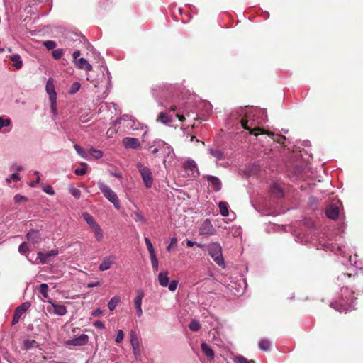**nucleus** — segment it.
Wrapping results in <instances>:
<instances>
[{
    "instance_id": "1",
    "label": "nucleus",
    "mask_w": 363,
    "mask_h": 363,
    "mask_svg": "<svg viewBox=\"0 0 363 363\" xmlns=\"http://www.w3.org/2000/svg\"><path fill=\"white\" fill-rule=\"evenodd\" d=\"M342 295L345 296V298L342 297L339 301L331 303L330 306L340 313H347L353 308L352 304L356 298L353 296L354 292L349 291L347 288L342 289Z\"/></svg>"
},
{
    "instance_id": "2",
    "label": "nucleus",
    "mask_w": 363,
    "mask_h": 363,
    "mask_svg": "<svg viewBox=\"0 0 363 363\" xmlns=\"http://www.w3.org/2000/svg\"><path fill=\"white\" fill-rule=\"evenodd\" d=\"M97 184L105 198L112 203L116 209H120V201L117 194L104 182L99 181Z\"/></svg>"
},
{
    "instance_id": "3",
    "label": "nucleus",
    "mask_w": 363,
    "mask_h": 363,
    "mask_svg": "<svg viewBox=\"0 0 363 363\" xmlns=\"http://www.w3.org/2000/svg\"><path fill=\"white\" fill-rule=\"evenodd\" d=\"M208 252L214 262L220 267H225L222 247L218 242H212L208 246Z\"/></svg>"
},
{
    "instance_id": "4",
    "label": "nucleus",
    "mask_w": 363,
    "mask_h": 363,
    "mask_svg": "<svg viewBox=\"0 0 363 363\" xmlns=\"http://www.w3.org/2000/svg\"><path fill=\"white\" fill-rule=\"evenodd\" d=\"M137 169L140 174L145 187L147 189L150 188L153 184V177L150 169L140 162L137 164Z\"/></svg>"
},
{
    "instance_id": "5",
    "label": "nucleus",
    "mask_w": 363,
    "mask_h": 363,
    "mask_svg": "<svg viewBox=\"0 0 363 363\" xmlns=\"http://www.w3.org/2000/svg\"><path fill=\"white\" fill-rule=\"evenodd\" d=\"M153 146H158L160 152L167 155V157L164 160V164H166L167 159L168 157L172 158L174 157V152L172 148L165 142L161 140H156L153 142Z\"/></svg>"
},
{
    "instance_id": "6",
    "label": "nucleus",
    "mask_w": 363,
    "mask_h": 363,
    "mask_svg": "<svg viewBox=\"0 0 363 363\" xmlns=\"http://www.w3.org/2000/svg\"><path fill=\"white\" fill-rule=\"evenodd\" d=\"M130 344L133 348L135 359L137 361L141 360L142 352L140 346V341L135 332L133 330L130 331Z\"/></svg>"
},
{
    "instance_id": "7",
    "label": "nucleus",
    "mask_w": 363,
    "mask_h": 363,
    "mask_svg": "<svg viewBox=\"0 0 363 363\" xmlns=\"http://www.w3.org/2000/svg\"><path fill=\"white\" fill-rule=\"evenodd\" d=\"M30 306V303L29 302H24L15 309L12 325H16L19 322L21 315L25 313Z\"/></svg>"
},
{
    "instance_id": "8",
    "label": "nucleus",
    "mask_w": 363,
    "mask_h": 363,
    "mask_svg": "<svg viewBox=\"0 0 363 363\" xmlns=\"http://www.w3.org/2000/svg\"><path fill=\"white\" fill-rule=\"evenodd\" d=\"M116 260V257L115 255H108L104 257L99 266V269L101 272L109 269L114 264Z\"/></svg>"
},
{
    "instance_id": "9",
    "label": "nucleus",
    "mask_w": 363,
    "mask_h": 363,
    "mask_svg": "<svg viewBox=\"0 0 363 363\" xmlns=\"http://www.w3.org/2000/svg\"><path fill=\"white\" fill-rule=\"evenodd\" d=\"M199 233L201 235H211L215 233V228L209 219H206L202 223L199 229Z\"/></svg>"
},
{
    "instance_id": "10",
    "label": "nucleus",
    "mask_w": 363,
    "mask_h": 363,
    "mask_svg": "<svg viewBox=\"0 0 363 363\" xmlns=\"http://www.w3.org/2000/svg\"><path fill=\"white\" fill-rule=\"evenodd\" d=\"M137 296L134 299V305L136 308V315L138 317H141L143 315L142 310V300L144 297V292L142 290L136 291Z\"/></svg>"
},
{
    "instance_id": "11",
    "label": "nucleus",
    "mask_w": 363,
    "mask_h": 363,
    "mask_svg": "<svg viewBox=\"0 0 363 363\" xmlns=\"http://www.w3.org/2000/svg\"><path fill=\"white\" fill-rule=\"evenodd\" d=\"M88 335L86 334H82L76 337L69 340L67 341V344L73 346H84L88 342Z\"/></svg>"
},
{
    "instance_id": "12",
    "label": "nucleus",
    "mask_w": 363,
    "mask_h": 363,
    "mask_svg": "<svg viewBox=\"0 0 363 363\" xmlns=\"http://www.w3.org/2000/svg\"><path fill=\"white\" fill-rule=\"evenodd\" d=\"M184 168L192 177H197L199 175V170L197 165L194 160H189L184 164Z\"/></svg>"
},
{
    "instance_id": "13",
    "label": "nucleus",
    "mask_w": 363,
    "mask_h": 363,
    "mask_svg": "<svg viewBox=\"0 0 363 363\" xmlns=\"http://www.w3.org/2000/svg\"><path fill=\"white\" fill-rule=\"evenodd\" d=\"M11 124L12 121L9 118L5 116H0V133H9L11 130Z\"/></svg>"
},
{
    "instance_id": "14",
    "label": "nucleus",
    "mask_w": 363,
    "mask_h": 363,
    "mask_svg": "<svg viewBox=\"0 0 363 363\" xmlns=\"http://www.w3.org/2000/svg\"><path fill=\"white\" fill-rule=\"evenodd\" d=\"M123 144L128 149H138L140 147L138 139L135 138L126 137L123 140Z\"/></svg>"
},
{
    "instance_id": "15",
    "label": "nucleus",
    "mask_w": 363,
    "mask_h": 363,
    "mask_svg": "<svg viewBox=\"0 0 363 363\" xmlns=\"http://www.w3.org/2000/svg\"><path fill=\"white\" fill-rule=\"evenodd\" d=\"M326 216L330 219H337L339 216L340 208L338 206L331 204L325 210Z\"/></svg>"
},
{
    "instance_id": "16",
    "label": "nucleus",
    "mask_w": 363,
    "mask_h": 363,
    "mask_svg": "<svg viewBox=\"0 0 363 363\" xmlns=\"http://www.w3.org/2000/svg\"><path fill=\"white\" fill-rule=\"evenodd\" d=\"M206 179L208 182L209 185L214 191H219L221 189L222 184L218 177L208 175L206 176Z\"/></svg>"
},
{
    "instance_id": "17",
    "label": "nucleus",
    "mask_w": 363,
    "mask_h": 363,
    "mask_svg": "<svg viewBox=\"0 0 363 363\" xmlns=\"http://www.w3.org/2000/svg\"><path fill=\"white\" fill-rule=\"evenodd\" d=\"M46 92L49 96L50 100L57 99V93L55 89V86L53 83V80L50 78L46 83L45 86Z\"/></svg>"
},
{
    "instance_id": "18",
    "label": "nucleus",
    "mask_w": 363,
    "mask_h": 363,
    "mask_svg": "<svg viewBox=\"0 0 363 363\" xmlns=\"http://www.w3.org/2000/svg\"><path fill=\"white\" fill-rule=\"evenodd\" d=\"M26 238L28 240L33 244H38L41 242L42 237L39 231L32 230L27 233Z\"/></svg>"
},
{
    "instance_id": "19",
    "label": "nucleus",
    "mask_w": 363,
    "mask_h": 363,
    "mask_svg": "<svg viewBox=\"0 0 363 363\" xmlns=\"http://www.w3.org/2000/svg\"><path fill=\"white\" fill-rule=\"evenodd\" d=\"M241 125L245 130H249L250 134H254L255 135H257L259 133L256 131H262L259 128L251 129L250 127L254 125L253 121H249L247 119L242 118L241 121Z\"/></svg>"
},
{
    "instance_id": "20",
    "label": "nucleus",
    "mask_w": 363,
    "mask_h": 363,
    "mask_svg": "<svg viewBox=\"0 0 363 363\" xmlns=\"http://www.w3.org/2000/svg\"><path fill=\"white\" fill-rule=\"evenodd\" d=\"M74 64L76 67L80 69H85L86 71H90L92 69V66L91 64L88 62V61L85 58H79L77 60H74Z\"/></svg>"
},
{
    "instance_id": "21",
    "label": "nucleus",
    "mask_w": 363,
    "mask_h": 363,
    "mask_svg": "<svg viewBox=\"0 0 363 363\" xmlns=\"http://www.w3.org/2000/svg\"><path fill=\"white\" fill-rule=\"evenodd\" d=\"M48 303L52 305L55 314L62 316L67 313V308L64 305L56 304L51 301H48Z\"/></svg>"
},
{
    "instance_id": "22",
    "label": "nucleus",
    "mask_w": 363,
    "mask_h": 363,
    "mask_svg": "<svg viewBox=\"0 0 363 363\" xmlns=\"http://www.w3.org/2000/svg\"><path fill=\"white\" fill-rule=\"evenodd\" d=\"M168 86L164 84H155L152 88V95L155 97H158L160 93H164L167 91Z\"/></svg>"
},
{
    "instance_id": "23",
    "label": "nucleus",
    "mask_w": 363,
    "mask_h": 363,
    "mask_svg": "<svg viewBox=\"0 0 363 363\" xmlns=\"http://www.w3.org/2000/svg\"><path fill=\"white\" fill-rule=\"evenodd\" d=\"M157 279L160 286L162 287H167L169 282V278L168 277L167 272H160L158 274Z\"/></svg>"
},
{
    "instance_id": "24",
    "label": "nucleus",
    "mask_w": 363,
    "mask_h": 363,
    "mask_svg": "<svg viewBox=\"0 0 363 363\" xmlns=\"http://www.w3.org/2000/svg\"><path fill=\"white\" fill-rule=\"evenodd\" d=\"M9 59L13 62V65L16 69H20L23 67V61L18 54H13L9 56Z\"/></svg>"
},
{
    "instance_id": "25",
    "label": "nucleus",
    "mask_w": 363,
    "mask_h": 363,
    "mask_svg": "<svg viewBox=\"0 0 363 363\" xmlns=\"http://www.w3.org/2000/svg\"><path fill=\"white\" fill-rule=\"evenodd\" d=\"M91 230L94 233L96 241L100 242L103 240L104 232L99 224L91 228Z\"/></svg>"
},
{
    "instance_id": "26",
    "label": "nucleus",
    "mask_w": 363,
    "mask_h": 363,
    "mask_svg": "<svg viewBox=\"0 0 363 363\" xmlns=\"http://www.w3.org/2000/svg\"><path fill=\"white\" fill-rule=\"evenodd\" d=\"M82 216L84 219V220L86 222V223L89 225L90 228L98 225V223L96 222V220L93 218V216L91 215H90L89 213H88L87 212L82 213Z\"/></svg>"
},
{
    "instance_id": "27",
    "label": "nucleus",
    "mask_w": 363,
    "mask_h": 363,
    "mask_svg": "<svg viewBox=\"0 0 363 363\" xmlns=\"http://www.w3.org/2000/svg\"><path fill=\"white\" fill-rule=\"evenodd\" d=\"M172 115L161 112L158 116L157 120L165 125H169L172 121Z\"/></svg>"
},
{
    "instance_id": "28",
    "label": "nucleus",
    "mask_w": 363,
    "mask_h": 363,
    "mask_svg": "<svg viewBox=\"0 0 363 363\" xmlns=\"http://www.w3.org/2000/svg\"><path fill=\"white\" fill-rule=\"evenodd\" d=\"M203 352L207 357L213 359L214 357V352L213 350L205 342H203L201 345Z\"/></svg>"
},
{
    "instance_id": "29",
    "label": "nucleus",
    "mask_w": 363,
    "mask_h": 363,
    "mask_svg": "<svg viewBox=\"0 0 363 363\" xmlns=\"http://www.w3.org/2000/svg\"><path fill=\"white\" fill-rule=\"evenodd\" d=\"M74 147L76 150V152L84 159L86 160H91V158L90 157V156L88 155V153L81 147L79 146V145L77 144H75L74 145Z\"/></svg>"
},
{
    "instance_id": "30",
    "label": "nucleus",
    "mask_w": 363,
    "mask_h": 363,
    "mask_svg": "<svg viewBox=\"0 0 363 363\" xmlns=\"http://www.w3.org/2000/svg\"><path fill=\"white\" fill-rule=\"evenodd\" d=\"M220 213L223 216H228L229 215L228 204L225 201H220L218 203Z\"/></svg>"
},
{
    "instance_id": "31",
    "label": "nucleus",
    "mask_w": 363,
    "mask_h": 363,
    "mask_svg": "<svg viewBox=\"0 0 363 363\" xmlns=\"http://www.w3.org/2000/svg\"><path fill=\"white\" fill-rule=\"evenodd\" d=\"M88 152L91 155V158H94V159H100L103 157L104 154H103V152L99 150H96L95 148H90L89 150H88Z\"/></svg>"
},
{
    "instance_id": "32",
    "label": "nucleus",
    "mask_w": 363,
    "mask_h": 363,
    "mask_svg": "<svg viewBox=\"0 0 363 363\" xmlns=\"http://www.w3.org/2000/svg\"><path fill=\"white\" fill-rule=\"evenodd\" d=\"M170 111L175 113V116L180 121L183 122L185 119V116L184 114V111L181 109L177 110L175 106H171Z\"/></svg>"
},
{
    "instance_id": "33",
    "label": "nucleus",
    "mask_w": 363,
    "mask_h": 363,
    "mask_svg": "<svg viewBox=\"0 0 363 363\" xmlns=\"http://www.w3.org/2000/svg\"><path fill=\"white\" fill-rule=\"evenodd\" d=\"M208 151L209 153L217 160H221L223 159V152L221 150L210 148Z\"/></svg>"
},
{
    "instance_id": "34",
    "label": "nucleus",
    "mask_w": 363,
    "mask_h": 363,
    "mask_svg": "<svg viewBox=\"0 0 363 363\" xmlns=\"http://www.w3.org/2000/svg\"><path fill=\"white\" fill-rule=\"evenodd\" d=\"M271 342L266 339H262L259 342V347L263 351H269L270 350Z\"/></svg>"
},
{
    "instance_id": "35",
    "label": "nucleus",
    "mask_w": 363,
    "mask_h": 363,
    "mask_svg": "<svg viewBox=\"0 0 363 363\" xmlns=\"http://www.w3.org/2000/svg\"><path fill=\"white\" fill-rule=\"evenodd\" d=\"M120 298L118 296H113L108 303V308L110 311H113L118 303L120 302Z\"/></svg>"
},
{
    "instance_id": "36",
    "label": "nucleus",
    "mask_w": 363,
    "mask_h": 363,
    "mask_svg": "<svg viewBox=\"0 0 363 363\" xmlns=\"http://www.w3.org/2000/svg\"><path fill=\"white\" fill-rule=\"evenodd\" d=\"M38 346V342L34 340H25L23 341V347L26 350L37 347Z\"/></svg>"
},
{
    "instance_id": "37",
    "label": "nucleus",
    "mask_w": 363,
    "mask_h": 363,
    "mask_svg": "<svg viewBox=\"0 0 363 363\" xmlns=\"http://www.w3.org/2000/svg\"><path fill=\"white\" fill-rule=\"evenodd\" d=\"M88 165L85 162L81 163V167H78L74 170V173L77 175H84L86 173V169Z\"/></svg>"
},
{
    "instance_id": "38",
    "label": "nucleus",
    "mask_w": 363,
    "mask_h": 363,
    "mask_svg": "<svg viewBox=\"0 0 363 363\" xmlns=\"http://www.w3.org/2000/svg\"><path fill=\"white\" fill-rule=\"evenodd\" d=\"M271 191L273 194H276L277 196H281L283 195V191H282L281 188L277 183H274L271 186Z\"/></svg>"
},
{
    "instance_id": "39",
    "label": "nucleus",
    "mask_w": 363,
    "mask_h": 363,
    "mask_svg": "<svg viewBox=\"0 0 363 363\" xmlns=\"http://www.w3.org/2000/svg\"><path fill=\"white\" fill-rule=\"evenodd\" d=\"M133 218L136 222H140L142 223H146L145 218L143 216L142 213L139 211L133 212Z\"/></svg>"
},
{
    "instance_id": "40",
    "label": "nucleus",
    "mask_w": 363,
    "mask_h": 363,
    "mask_svg": "<svg viewBox=\"0 0 363 363\" xmlns=\"http://www.w3.org/2000/svg\"><path fill=\"white\" fill-rule=\"evenodd\" d=\"M48 286L45 283H43L39 286V292L43 296V298H48Z\"/></svg>"
},
{
    "instance_id": "41",
    "label": "nucleus",
    "mask_w": 363,
    "mask_h": 363,
    "mask_svg": "<svg viewBox=\"0 0 363 363\" xmlns=\"http://www.w3.org/2000/svg\"><path fill=\"white\" fill-rule=\"evenodd\" d=\"M233 362L235 363H255L254 360H248L245 357L241 355L234 357Z\"/></svg>"
},
{
    "instance_id": "42",
    "label": "nucleus",
    "mask_w": 363,
    "mask_h": 363,
    "mask_svg": "<svg viewBox=\"0 0 363 363\" xmlns=\"http://www.w3.org/2000/svg\"><path fill=\"white\" fill-rule=\"evenodd\" d=\"M37 259L40 260V263L45 264L49 261L50 257H48L47 252L43 253L42 252H39L37 254Z\"/></svg>"
},
{
    "instance_id": "43",
    "label": "nucleus",
    "mask_w": 363,
    "mask_h": 363,
    "mask_svg": "<svg viewBox=\"0 0 363 363\" xmlns=\"http://www.w3.org/2000/svg\"><path fill=\"white\" fill-rule=\"evenodd\" d=\"M150 258L152 269H154L155 272L157 271L159 267V262L156 257V255H150Z\"/></svg>"
},
{
    "instance_id": "44",
    "label": "nucleus",
    "mask_w": 363,
    "mask_h": 363,
    "mask_svg": "<svg viewBox=\"0 0 363 363\" xmlns=\"http://www.w3.org/2000/svg\"><path fill=\"white\" fill-rule=\"evenodd\" d=\"M145 242L146 244L150 256L155 255V250L150 240L148 238H145Z\"/></svg>"
},
{
    "instance_id": "45",
    "label": "nucleus",
    "mask_w": 363,
    "mask_h": 363,
    "mask_svg": "<svg viewBox=\"0 0 363 363\" xmlns=\"http://www.w3.org/2000/svg\"><path fill=\"white\" fill-rule=\"evenodd\" d=\"M69 193L76 199H79L81 196V191L79 189L71 186L69 189Z\"/></svg>"
},
{
    "instance_id": "46",
    "label": "nucleus",
    "mask_w": 363,
    "mask_h": 363,
    "mask_svg": "<svg viewBox=\"0 0 363 363\" xmlns=\"http://www.w3.org/2000/svg\"><path fill=\"white\" fill-rule=\"evenodd\" d=\"M189 328L192 331H198L201 328V324L196 320H192L189 323Z\"/></svg>"
},
{
    "instance_id": "47",
    "label": "nucleus",
    "mask_w": 363,
    "mask_h": 363,
    "mask_svg": "<svg viewBox=\"0 0 363 363\" xmlns=\"http://www.w3.org/2000/svg\"><path fill=\"white\" fill-rule=\"evenodd\" d=\"M80 87H81L80 83L75 82L72 84V86L69 89V93L71 94H74L79 90Z\"/></svg>"
},
{
    "instance_id": "48",
    "label": "nucleus",
    "mask_w": 363,
    "mask_h": 363,
    "mask_svg": "<svg viewBox=\"0 0 363 363\" xmlns=\"http://www.w3.org/2000/svg\"><path fill=\"white\" fill-rule=\"evenodd\" d=\"M64 54V51L62 49H57L52 51V56L55 60L60 59Z\"/></svg>"
},
{
    "instance_id": "49",
    "label": "nucleus",
    "mask_w": 363,
    "mask_h": 363,
    "mask_svg": "<svg viewBox=\"0 0 363 363\" xmlns=\"http://www.w3.org/2000/svg\"><path fill=\"white\" fill-rule=\"evenodd\" d=\"M123 337H124V333L123 332L122 330H118L116 331V339H115V341L116 343H120L123 341Z\"/></svg>"
},
{
    "instance_id": "50",
    "label": "nucleus",
    "mask_w": 363,
    "mask_h": 363,
    "mask_svg": "<svg viewBox=\"0 0 363 363\" xmlns=\"http://www.w3.org/2000/svg\"><path fill=\"white\" fill-rule=\"evenodd\" d=\"M20 180V176L18 173H13L12 174L10 177L7 178L6 179V182L8 184H10L12 181L13 182H18Z\"/></svg>"
},
{
    "instance_id": "51",
    "label": "nucleus",
    "mask_w": 363,
    "mask_h": 363,
    "mask_svg": "<svg viewBox=\"0 0 363 363\" xmlns=\"http://www.w3.org/2000/svg\"><path fill=\"white\" fill-rule=\"evenodd\" d=\"M43 45L46 47L48 50H52L57 45L56 43L53 40H46L43 43Z\"/></svg>"
},
{
    "instance_id": "52",
    "label": "nucleus",
    "mask_w": 363,
    "mask_h": 363,
    "mask_svg": "<svg viewBox=\"0 0 363 363\" xmlns=\"http://www.w3.org/2000/svg\"><path fill=\"white\" fill-rule=\"evenodd\" d=\"M28 250V245L26 242H22L19 247L18 251L21 254L24 255Z\"/></svg>"
},
{
    "instance_id": "53",
    "label": "nucleus",
    "mask_w": 363,
    "mask_h": 363,
    "mask_svg": "<svg viewBox=\"0 0 363 363\" xmlns=\"http://www.w3.org/2000/svg\"><path fill=\"white\" fill-rule=\"evenodd\" d=\"M43 191L49 195H54L55 191L50 185H46L43 187Z\"/></svg>"
},
{
    "instance_id": "54",
    "label": "nucleus",
    "mask_w": 363,
    "mask_h": 363,
    "mask_svg": "<svg viewBox=\"0 0 363 363\" xmlns=\"http://www.w3.org/2000/svg\"><path fill=\"white\" fill-rule=\"evenodd\" d=\"M50 109L52 113L54 115H56L57 113V99L50 100Z\"/></svg>"
},
{
    "instance_id": "55",
    "label": "nucleus",
    "mask_w": 363,
    "mask_h": 363,
    "mask_svg": "<svg viewBox=\"0 0 363 363\" xmlns=\"http://www.w3.org/2000/svg\"><path fill=\"white\" fill-rule=\"evenodd\" d=\"M167 286H168L169 291H174L178 286V281L177 280H173L171 282H169V284Z\"/></svg>"
},
{
    "instance_id": "56",
    "label": "nucleus",
    "mask_w": 363,
    "mask_h": 363,
    "mask_svg": "<svg viewBox=\"0 0 363 363\" xmlns=\"http://www.w3.org/2000/svg\"><path fill=\"white\" fill-rule=\"evenodd\" d=\"M352 276L351 274H342L340 276L338 277L337 280L340 281H343L345 279H349Z\"/></svg>"
},
{
    "instance_id": "57",
    "label": "nucleus",
    "mask_w": 363,
    "mask_h": 363,
    "mask_svg": "<svg viewBox=\"0 0 363 363\" xmlns=\"http://www.w3.org/2000/svg\"><path fill=\"white\" fill-rule=\"evenodd\" d=\"M274 140L279 143L284 144V141L286 140V137H284L283 135H278L276 136V138Z\"/></svg>"
},
{
    "instance_id": "58",
    "label": "nucleus",
    "mask_w": 363,
    "mask_h": 363,
    "mask_svg": "<svg viewBox=\"0 0 363 363\" xmlns=\"http://www.w3.org/2000/svg\"><path fill=\"white\" fill-rule=\"evenodd\" d=\"M177 242V238L174 237V238H171V241H170V244L169 245V246L167 247V250L168 251H171L172 250V246L174 245H176Z\"/></svg>"
},
{
    "instance_id": "59",
    "label": "nucleus",
    "mask_w": 363,
    "mask_h": 363,
    "mask_svg": "<svg viewBox=\"0 0 363 363\" xmlns=\"http://www.w3.org/2000/svg\"><path fill=\"white\" fill-rule=\"evenodd\" d=\"M103 314V311L101 308H96L91 313V315L94 317L100 316Z\"/></svg>"
},
{
    "instance_id": "60",
    "label": "nucleus",
    "mask_w": 363,
    "mask_h": 363,
    "mask_svg": "<svg viewBox=\"0 0 363 363\" xmlns=\"http://www.w3.org/2000/svg\"><path fill=\"white\" fill-rule=\"evenodd\" d=\"M94 325L96 328H99V329H104V324L103 323V322L100 321V320H97V321H95L94 323Z\"/></svg>"
},
{
    "instance_id": "61",
    "label": "nucleus",
    "mask_w": 363,
    "mask_h": 363,
    "mask_svg": "<svg viewBox=\"0 0 363 363\" xmlns=\"http://www.w3.org/2000/svg\"><path fill=\"white\" fill-rule=\"evenodd\" d=\"M49 257L57 256L59 254V251L57 249H54L47 252Z\"/></svg>"
},
{
    "instance_id": "62",
    "label": "nucleus",
    "mask_w": 363,
    "mask_h": 363,
    "mask_svg": "<svg viewBox=\"0 0 363 363\" xmlns=\"http://www.w3.org/2000/svg\"><path fill=\"white\" fill-rule=\"evenodd\" d=\"M40 177H38L36 180L30 182L29 186L31 187L35 186L40 182Z\"/></svg>"
},
{
    "instance_id": "63",
    "label": "nucleus",
    "mask_w": 363,
    "mask_h": 363,
    "mask_svg": "<svg viewBox=\"0 0 363 363\" xmlns=\"http://www.w3.org/2000/svg\"><path fill=\"white\" fill-rule=\"evenodd\" d=\"M100 286V282L99 281L90 282L87 285V286L89 287V288H92V287H95V286Z\"/></svg>"
},
{
    "instance_id": "64",
    "label": "nucleus",
    "mask_w": 363,
    "mask_h": 363,
    "mask_svg": "<svg viewBox=\"0 0 363 363\" xmlns=\"http://www.w3.org/2000/svg\"><path fill=\"white\" fill-rule=\"evenodd\" d=\"M80 54H81V53H80V51H79V50H75V51L73 52V55H73V58H74V60H77V58L80 55Z\"/></svg>"
}]
</instances>
